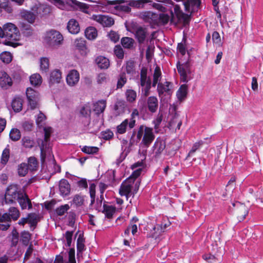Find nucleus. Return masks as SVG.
Here are the masks:
<instances>
[{
  "label": "nucleus",
  "mask_w": 263,
  "mask_h": 263,
  "mask_svg": "<svg viewBox=\"0 0 263 263\" xmlns=\"http://www.w3.org/2000/svg\"><path fill=\"white\" fill-rule=\"evenodd\" d=\"M44 130V138L43 139H40L38 140V144L41 149V159L44 161L47 154H50V148L49 146V138L50 134L52 132V128L51 127H45Z\"/></svg>",
  "instance_id": "obj_5"
},
{
  "label": "nucleus",
  "mask_w": 263,
  "mask_h": 263,
  "mask_svg": "<svg viewBox=\"0 0 263 263\" xmlns=\"http://www.w3.org/2000/svg\"><path fill=\"white\" fill-rule=\"evenodd\" d=\"M157 90L161 101L163 99V96H171L172 91L171 89V83L167 81L164 83H159Z\"/></svg>",
  "instance_id": "obj_10"
},
{
  "label": "nucleus",
  "mask_w": 263,
  "mask_h": 263,
  "mask_svg": "<svg viewBox=\"0 0 263 263\" xmlns=\"http://www.w3.org/2000/svg\"><path fill=\"white\" fill-rule=\"evenodd\" d=\"M154 151L156 155L160 154L165 147V142L161 140L157 139L155 141L154 145Z\"/></svg>",
  "instance_id": "obj_36"
},
{
  "label": "nucleus",
  "mask_w": 263,
  "mask_h": 263,
  "mask_svg": "<svg viewBox=\"0 0 263 263\" xmlns=\"http://www.w3.org/2000/svg\"><path fill=\"white\" fill-rule=\"evenodd\" d=\"M74 45L82 55L85 56L87 54L88 51L86 46L85 41L83 39H77L74 41Z\"/></svg>",
  "instance_id": "obj_22"
},
{
  "label": "nucleus",
  "mask_w": 263,
  "mask_h": 263,
  "mask_svg": "<svg viewBox=\"0 0 263 263\" xmlns=\"http://www.w3.org/2000/svg\"><path fill=\"white\" fill-rule=\"evenodd\" d=\"M162 77V73L160 68L157 66L155 68L153 75L152 86L155 87L157 84H158Z\"/></svg>",
  "instance_id": "obj_29"
},
{
  "label": "nucleus",
  "mask_w": 263,
  "mask_h": 263,
  "mask_svg": "<svg viewBox=\"0 0 263 263\" xmlns=\"http://www.w3.org/2000/svg\"><path fill=\"white\" fill-rule=\"evenodd\" d=\"M85 249L84 239L82 234H80L77 239V252L78 255L82 253Z\"/></svg>",
  "instance_id": "obj_43"
},
{
  "label": "nucleus",
  "mask_w": 263,
  "mask_h": 263,
  "mask_svg": "<svg viewBox=\"0 0 263 263\" xmlns=\"http://www.w3.org/2000/svg\"><path fill=\"white\" fill-rule=\"evenodd\" d=\"M23 192L19 189L18 185L11 184L9 185L6 191L4 201L6 204H13L15 203Z\"/></svg>",
  "instance_id": "obj_7"
},
{
  "label": "nucleus",
  "mask_w": 263,
  "mask_h": 263,
  "mask_svg": "<svg viewBox=\"0 0 263 263\" xmlns=\"http://www.w3.org/2000/svg\"><path fill=\"white\" fill-rule=\"evenodd\" d=\"M128 127L129 129H132L135 127V121L133 120L129 121L128 119H125L120 125L117 126V133L119 134H124Z\"/></svg>",
  "instance_id": "obj_17"
},
{
  "label": "nucleus",
  "mask_w": 263,
  "mask_h": 263,
  "mask_svg": "<svg viewBox=\"0 0 263 263\" xmlns=\"http://www.w3.org/2000/svg\"><path fill=\"white\" fill-rule=\"evenodd\" d=\"M128 5L131 7H136L138 8H143L144 5L150 2L149 0H138V1H129L128 2Z\"/></svg>",
  "instance_id": "obj_40"
},
{
  "label": "nucleus",
  "mask_w": 263,
  "mask_h": 263,
  "mask_svg": "<svg viewBox=\"0 0 263 263\" xmlns=\"http://www.w3.org/2000/svg\"><path fill=\"white\" fill-rule=\"evenodd\" d=\"M96 62L101 69H107L109 66V60L105 57L100 56L96 58Z\"/></svg>",
  "instance_id": "obj_31"
},
{
  "label": "nucleus",
  "mask_w": 263,
  "mask_h": 263,
  "mask_svg": "<svg viewBox=\"0 0 263 263\" xmlns=\"http://www.w3.org/2000/svg\"><path fill=\"white\" fill-rule=\"evenodd\" d=\"M174 12L179 22L183 23L184 25H186L189 23L190 20L189 15L184 13L181 10L179 5H176L174 6Z\"/></svg>",
  "instance_id": "obj_16"
},
{
  "label": "nucleus",
  "mask_w": 263,
  "mask_h": 263,
  "mask_svg": "<svg viewBox=\"0 0 263 263\" xmlns=\"http://www.w3.org/2000/svg\"><path fill=\"white\" fill-rule=\"evenodd\" d=\"M81 150L86 154H93L98 153L99 148L96 146H84L82 148Z\"/></svg>",
  "instance_id": "obj_55"
},
{
  "label": "nucleus",
  "mask_w": 263,
  "mask_h": 263,
  "mask_svg": "<svg viewBox=\"0 0 263 263\" xmlns=\"http://www.w3.org/2000/svg\"><path fill=\"white\" fill-rule=\"evenodd\" d=\"M70 207L68 204H66L60 206L56 209V213L59 216H63L69 209Z\"/></svg>",
  "instance_id": "obj_59"
},
{
  "label": "nucleus",
  "mask_w": 263,
  "mask_h": 263,
  "mask_svg": "<svg viewBox=\"0 0 263 263\" xmlns=\"http://www.w3.org/2000/svg\"><path fill=\"white\" fill-rule=\"evenodd\" d=\"M240 215L238 216V219L239 221L243 220L248 213V211L246 207L242 204H241L239 207Z\"/></svg>",
  "instance_id": "obj_57"
},
{
  "label": "nucleus",
  "mask_w": 263,
  "mask_h": 263,
  "mask_svg": "<svg viewBox=\"0 0 263 263\" xmlns=\"http://www.w3.org/2000/svg\"><path fill=\"white\" fill-rule=\"evenodd\" d=\"M28 164L27 166L29 170H30L31 171L36 170L38 166V162L36 159L35 157H30L28 159Z\"/></svg>",
  "instance_id": "obj_54"
},
{
  "label": "nucleus",
  "mask_w": 263,
  "mask_h": 263,
  "mask_svg": "<svg viewBox=\"0 0 263 263\" xmlns=\"http://www.w3.org/2000/svg\"><path fill=\"white\" fill-rule=\"evenodd\" d=\"M37 15L38 13L37 12H32L26 10H23L20 12L21 17L30 24H33L35 22Z\"/></svg>",
  "instance_id": "obj_18"
},
{
  "label": "nucleus",
  "mask_w": 263,
  "mask_h": 263,
  "mask_svg": "<svg viewBox=\"0 0 263 263\" xmlns=\"http://www.w3.org/2000/svg\"><path fill=\"white\" fill-rule=\"evenodd\" d=\"M28 223L30 224L31 227L34 228L40 221V216L36 213H30L27 216ZM34 228H33V229Z\"/></svg>",
  "instance_id": "obj_34"
},
{
  "label": "nucleus",
  "mask_w": 263,
  "mask_h": 263,
  "mask_svg": "<svg viewBox=\"0 0 263 263\" xmlns=\"http://www.w3.org/2000/svg\"><path fill=\"white\" fill-rule=\"evenodd\" d=\"M67 28L69 32L72 34H77L80 31L79 23L74 19H71L69 21Z\"/></svg>",
  "instance_id": "obj_24"
},
{
  "label": "nucleus",
  "mask_w": 263,
  "mask_h": 263,
  "mask_svg": "<svg viewBox=\"0 0 263 263\" xmlns=\"http://www.w3.org/2000/svg\"><path fill=\"white\" fill-rule=\"evenodd\" d=\"M0 59L4 63L8 64L12 60V55L9 52L5 51L0 54Z\"/></svg>",
  "instance_id": "obj_48"
},
{
  "label": "nucleus",
  "mask_w": 263,
  "mask_h": 263,
  "mask_svg": "<svg viewBox=\"0 0 263 263\" xmlns=\"http://www.w3.org/2000/svg\"><path fill=\"white\" fill-rule=\"evenodd\" d=\"M79 80V73L74 69L70 70L66 77L67 84L71 87L76 86L78 83Z\"/></svg>",
  "instance_id": "obj_14"
},
{
  "label": "nucleus",
  "mask_w": 263,
  "mask_h": 263,
  "mask_svg": "<svg viewBox=\"0 0 263 263\" xmlns=\"http://www.w3.org/2000/svg\"><path fill=\"white\" fill-rule=\"evenodd\" d=\"M26 96L32 109L35 108L39 101V93L31 88H28L26 90Z\"/></svg>",
  "instance_id": "obj_8"
},
{
  "label": "nucleus",
  "mask_w": 263,
  "mask_h": 263,
  "mask_svg": "<svg viewBox=\"0 0 263 263\" xmlns=\"http://www.w3.org/2000/svg\"><path fill=\"white\" fill-rule=\"evenodd\" d=\"M49 66V59L47 58H42L40 59V69L43 71L46 72L48 70Z\"/></svg>",
  "instance_id": "obj_53"
},
{
  "label": "nucleus",
  "mask_w": 263,
  "mask_h": 263,
  "mask_svg": "<svg viewBox=\"0 0 263 263\" xmlns=\"http://www.w3.org/2000/svg\"><path fill=\"white\" fill-rule=\"evenodd\" d=\"M22 143L24 147L26 148H31L34 145V142L28 137H24L22 140Z\"/></svg>",
  "instance_id": "obj_63"
},
{
  "label": "nucleus",
  "mask_w": 263,
  "mask_h": 263,
  "mask_svg": "<svg viewBox=\"0 0 263 263\" xmlns=\"http://www.w3.org/2000/svg\"><path fill=\"white\" fill-rule=\"evenodd\" d=\"M138 85L141 87V95L147 97L150 94V89L152 86V82L149 77L147 76V68L143 67L140 73V80Z\"/></svg>",
  "instance_id": "obj_3"
},
{
  "label": "nucleus",
  "mask_w": 263,
  "mask_h": 263,
  "mask_svg": "<svg viewBox=\"0 0 263 263\" xmlns=\"http://www.w3.org/2000/svg\"><path fill=\"white\" fill-rule=\"evenodd\" d=\"M126 106V103L124 100H118L114 105L116 115L119 116L124 113Z\"/></svg>",
  "instance_id": "obj_27"
},
{
  "label": "nucleus",
  "mask_w": 263,
  "mask_h": 263,
  "mask_svg": "<svg viewBox=\"0 0 263 263\" xmlns=\"http://www.w3.org/2000/svg\"><path fill=\"white\" fill-rule=\"evenodd\" d=\"M31 239V234L26 231L21 233V241L24 246H28Z\"/></svg>",
  "instance_id": "obj_46"
},
{
  "label": "nucleus",
  "mask_w": 263,
  "mask_h": 263,
  "mask_svg": "<svg viewBox=\"0 0 263 263\" xmlns=\"http://www.w3.org/2000/svg\"><path fill=\"white\" fill-rule=\"evenodd\" d=\"M23 99L20 97H16L12 100L11 106L15 112H19L22 109Z\"/></svg>",
  "instance_id": "obj_32"
},
{
  "label": "nucleus",
  "mask_w": 263,
  "mask_h": 263,
  "mask_svg": "<svg viewBox=\"0 0 263 263\" xmlns=\"http://www.w3.org/2000/svg\"><path fill=\"white\" fill-rule=\"evenodd\" d=\"M89 194L91 198L90 205H92L95 202L96 196V185L94 183L89 186Z\"/></svg>",
  "instance_id": "obj_62"
},
{
  "label": "nucleus",
  "mask_w": 263,
  "mask_h": 263,
  "mask_svg": "<svg viewBox=\"0 0 263 263\" xmlns=\"http://www.w3.org/2000/svg\"><path fill=\"white\" fill-rule=\"evenodd\" d=\"M22 31L24 36L30 37L33 35L34 30L29 25L23 24L22 26Z\"/></svg>",
  "instance_id": "obj_37"
},
{
  "label": "nucleus",
  "mask_w": 263,
  "mask_h": 263,
  "mask_svg": "<svg viewBox=\"0 0 263 263\" xmlns=\"http://www.w3.org/2000/svg\"><path fill=\"white\" fill-rule=\"evenodd\" d=\"M93 111L97 115L103 113L106 107V101L99 100L93 104Z\"/></svg>",
  "instance_id": "obj_23"
},
{
  "label": "nucleus",
  "mask_w": 263,
  "mask_h": 263,
  "mask_svg": "<svg viewBox=\"0 0 263 263\" xmlns=\"http://www.w3.org/2000/svg\"><path fill=\"white\" fill-rule=\"evenodd\" d=\"M85 34L88 40H93L97 37V31L94 27H90L85 30Z\"/></svg>",
  "instance_id": "obj_39"
},
{
  "label": "nucleus",
  "mask_w": 263,
  "mask_h": 263,
  "mask_svg": "<svg viewBox=\"0 0 263 263\" xmlns=\"http://www.w3.org/2000/svg\"><path fill=\"white\" fill-rule=\"evenodd\" d=\"M3 35L0 37H7L12 41H17L20 40V33L17 27L11 23L5 24L2 28Z\"/></svg>",
  "instance_id": "obj_6"
},
{
  "label": "nucleus",
  "mask_w": 263,
  "mask_h": 263,
  "mask_svg": "<svg viewBox=\"0 0 263 263\" xmlns=\"http://www.w3.org/2000/svg\"><path fill=\"white\" fill-rule=\"evenodd\" d=\"M177 68L178 73L180 75L181 80L184 82H187L190 79L188 78V74L191 72L189 63L185 62L181 64L180 62H178Z\"/></svg>",
  "instance_id": "obj_9"
},
{
  "label": "nucleus",
  "mask_w": 263,
  "mask_h": 263,
  "mask_svg": "<svg viewBox=\"0 0 263 263\" xmlns=\"http://www.w3.org/2000/svg\"><path fill=\"white\" fill-rule=\"evenodd\" d=\"M8 214L10 216V220L13 219L16 220L20 217V212L18 210L14 207L10 208L9 209V213Z\"/></svg>",
  "instance_id": "obj_51"
},
{
  "label": "nucleus",
  "mask_w": 263,
  "mask_h": 263,
  "mask_svg": "<svg viewBox=\"0 0 263 263\" xmlns=\"http://www.w3.org/2000/svg\"><path fill=\"white\" fill-rule=\"evenodd\" d=\"M80 114L83 117L89 118L91 112V106L89 103L84 104L80 107Z\"/></svg>",
  "instance_id": "obj_30"
},
{
  "label": "nucleus",
  "mask_w": 263,
  "mask_h": 263,
  "mask_svg": "<svg viewBox=\"0 0 263 263\" xmlns=\"http://www.w3.org/2000/svg\"><path fill=\"white\" fill-rule=\"evenodd\" d=\"M29 170L27 164L25 163H22L18 166L17 173L20 176H25Z\"/></svg>",
  "instance_id": "obj_52"
},
{
  "label": "nucleus",
  "mask_w": 263,
  "mask_h": 263,
  "mask_svg": "<svg viewBox=\"0 0 263 263\" xmlns=\"http://www.w3.org/2000/svg\"><path fill=\"white\" fill-rule=\"evenodd\" d=\"M183 4L185 11L191 14L198 9L201 4V0H186Z\"/></svg>",
  "instance_id": "obj_13"
},
{
  "label": "nucleus",
  "mask_w": 263,
  "mask_h": 263,
  "mask_svg": "<svg viewBox=\"0 0 263 263\" xmlns=\"http://www.w3.org/2000/svg\"><path fill=\"white\" fill-rule=\"evenodd\" d=\"M84 197L81 195L77 194L74 196L72 202L77 206H80L84 204Z\"/></svg>",
  "instance_id": "obj_49"
},
{
  "label": "nucleus",
  "mask_w": 263,
  "mask_h": 263,
  "mask_svg": "<svg viewBox=\"0 0 263 263\" xmlns=\"http://www.w3.org/2000/svg\"><path fill=\"white\" fill-rule=\"evenodd\" d=\"M187 92V86L185 84L181 85L177 92L176 95L178 100L180 101L183 100L186 97Z\"/></svg>",
  "instance_id": "obj_35"
},
{
  "label": "nucleus",
  "mask_w": 263,
  "mask_h": 263,
  "mask_svg": "<svg viewBox=\"0 0 263 263\" xmlns=\"http://www.w3.org/2000/svg\"><path fill=\"white\" fill-rule=\"evenodd\" d=\"M9 154L10 151L8 148H6L4 149L1 158V163L5 165L8 162L9 158Z\"/></svg>",
  "instance_id": "obj_61"
},
{
  "label": "nucleus",
  "mask_w": 263,
  "mask_h": 263,
  "mask_svg": "<svg viewBox=\"0 0 263 263\" xmlns=\"http://www.w3.org/2000/svg\"><path fill=\"white\" fill-rule=\"evenodd\" d=\"M62 79V73L58 69H55L51 71L49 78V83L50 84L59 83Z\"/></svg>",
  "instance_id": "obj_26"
},
{
  "label": "nucleus",
  "mask_w": 263,
  "mask_h": 263,
  "mask_svg": "<svg viewBox=\"0 0 263 263\" xmlns=\"http://www.w3.org/2000/svg\"><path fill=\"white\" fill-rule=\"evenodd\" d=\"M115 54L120 59L124 57V52L123 49L119 45H116L114 48Z\"/></svg>",
  "instance_id": "obj_64"
},
{
  "label": "nucleus",
  "mask_w": 263,
  "mask_h": 263,
  "mask_svg": "<svg viewBox=\"0 0 263 263\" xmlns=\"http://www.w3.org/2000/svg\"><path fill=\"white\" fill-rule=\"evenodd\" d=\"M127 73L134 74L136 72V63L132 60L127 61L125 66Z\"/></svg>",
  "instance_id": "obj_42"
},
{
  "label": "nucleus",
  "mask_w": 263,
  "mask_h": 263,
  "mask_svg": "<svg viewBox=\"0 0 263 263\" xmlns=\"http://www.w3.org/2000/svg\"><path fill=\"white\" fill-rule=\"evenodd\" d=\"M134 40L129 37H123L121 40V44L125 48L130 49L133 46Z\"/></svg>",
  "instance_id": "obj_44"
},
{
  "label": "nucleus",
  "mask_w": 263,
  "mask_h": 263,
  "mask_svg": "<svg viewBox=\"0 0 263 263\" xmlns=\"http://www.w3.org/2000/svg\"><path fill=\"white\" fill-rule=\"evenodd\" d=\"M0 10L1 11L4 10L8 13H11L13 10L9 5L8 0H0Z\"/></svg>",
  "instance_id": "obj_47"
},
{
  "label": "nucleus",
  "mask_w": 263,
  "mask_h": 263,
  "mask_svg": "<svg viewBox=\"0 0 263 263\" xmlns=\"http://www.w3.org/2000/svg\"><path fill=\"white\" fill-rule=\"evenodd\" d=\"M30 81L32 85L40 86L42 83V78L39 73H34L30 76Z\"/></svg>",
  "instance_id": "obj_38"
},
{
  "label": "nucleus",
  "mask_w": 263,
  "mask_h": 263,
  "mask_svg": "<svg viewBox=\"0 0 263 263\" xmlns=\"http://www.w3.org/2000/svg\"><path fill=\"white\" fill-rule=\"evenodd\" d=\"M44 41L49 47L57 49L63 44L64 37L59 31L50 29L46 32Z\"/></svg>",
  "instance_id": "obj_2"
},
{
  "label": "nucleus",
  "mask_w": 263,
  "mask_h": 263,
  "mask_svg": "<svg viewBox=\"0 0 263 263\" xmlns=\"http://www.w3.org/2000/svg\"><path fill=\"white\" fill-rule=\"evenodd\" d=\"M146 105L148 110L152 113L157 111L158 108V100L155 96L148 97L146 100Z\"/></svg>",
  "instance_id": "obj_19"
},
{
  "label": "nucleus",
  "mask_w": 263,
  "mask_h": 263,
  "mask_svg": "<svg viewBox=\"0 0 263 263\" xmlns=\"http://www.w3.org/2000/svg\"><path fill=\"white\" fill-rule=\"evenodd\" d=\"M136 136L139 140H140L143 137L142 143L146 147L149 146L155 137L153 132V129L144 125H140L139 126Z\"/></svg>",
  "instance_id": "obj_4"
},
{
  "label": "nucleus",
  "mask_w": 263,
  "mask_h": 263,
  "mask_svg": "<svg viewBox=\"0 0 263 263\" xmlns=\"http://www.w3.org/2000/svg\"><path fill=\"white\" fill-rule=\"evenodd\" d=\"M126 100L129 103L134 102L137 98V93L133 89H127L125 92Z\"/></svg>",
  "instance_id": "obj_41"
},
{
  "label": "nucleus",
  "mask_w": 263,
  "mask_h": 263,
  "mask_svg": "<svg viewBox=\"0 0 263 263\" xmlns=\"http://www.w3.org/2000/svg\"><path fill=\"white\" fill-rule=\"evenodd\" d=\"M13 84L11 77L4 71H0V86L4 89H7Z\"/></svg>",
  "instance_id": "obj_15"
},
{
  "label": "nucleus",
  "mask_w": 263,
  "mask_h": 263,
  "mask_svg": "<svg viewBox=\"0 0 263 263\" xmlns=\"http://www.w3.org/2000/svg\"><path fill=\"white\" fill-rule=\"evenodd\" d=\"M127 78L125 73H121L118 79L117 87V88H121L126 83Z\"/></svg>",
  "instance_id": "obj_58"
},
{
  "label": "nucleus",
  "mask_w": 263,
  "mask_h": 263,
  "mask_svg": "<svg viewBox=\"0 0 263 263\" xmlns=\"http://www.w3.org/2000/svg\"><path fill=\"white\" fill-rule=\"evenodd\" d=\"M138 16L145 22L149 23L152 26L155 25L156 19L157 18V13L152 11H143L139 13Z\"/></svg>",
  "instance_id": "obj_12"
},
{
  "label": "nucleus",
  "mask_w": 263,
  "mask_h": 263,
  "mask_svg": "<svg viewBox=\"0 0 263 263\" xmlns=\"http://www.w3.org/2000/svg\"><path fill=\"white\" fill-rule=\"evenodd\" d=\"M11 246L15 247L18 241V233L17 232L15 229H13L11 232Z\"/></svg>",
  "instance_id": "obj_50"
},
{
  "label": "nucleus",
  "mask_w": 263,
  "mask_h": 263,
  "mask_svg": "<svg viewBox=\"0 0 263 263\" xmlns=\"http://www.w3.org/2000/svg\"><path fill=\"white\" fill-rule=\"evenodd\" d=\"M162 232H163L162 224H157L148 233V236L156 239L159 237Z\"/></svg>",
  "instance_id": "obj_25"
},
{
  "label": "nucleus",
  "mask_w": 263,
  "mask_h": 263,
  "mask_svg": "<svg viewBox=\"0 0 263 263\" xmlns=\"http://www.w3.org/2000/svg\"><path fill=\"white\" fill-rule=\"evenodd\" d=\"M141 173V168L134 171L131 176L122 182L120 189L119 194L121 196H125L126 199L130 196L134 197L139 190L140 182L136 179Z\"/></svg>",
  "instance_id": "obj_1"
},
{
  "label": "nucleus",
  "mask_w": 263,
  "mask_h": 263,
  "mask_svg": "<svg viewBox=\"0 0 263 263\" xmlns=\"http://www.w3.org/2000/svg\"><path fill=\"white\" fill-rule=\"evenodd\" d=\"M147 33L145 28L138 27L136 31V36L140 43H142L145 40Z\"/></svg>",
  "instance_id": "obj_28"
},
{
  "label": "nucleus",
  "mask_w": 263,
  "mask_h": 263,
  "mask_svg": "<svg viewBox=\"0 0 263 263\" xmlns=\"http://www.w3.org/2000/svg\"><path fill=\"white\" fill-rule=\"evenodd\" d=\"M103 212L108 218H111L115 212V208L111 205L104 204L103 206Z\"/></svg>",
  "instance_id": "obj_45"
},
{
  "label": "nucleus",
  "mask_w": 263,
  "mask_h": 263,
  "mask_svg": "<svg viewBox=\"0 0 263 263\" xmlns=\"http://www.w3.org/2000/svg\"><path fill=\"white\" fill-rule=\"evenodd\" d=\"M108 80V76L104 73L99 74L97 78V83L99 84L106 83Z\"/></svg>",
  "instance_id": "obj_60"
},
{
  "label": "nucleus",
  "mask_w": 263,
  "mask_h": 263,
  "mask_svg": "<svg viewBox=\"0 0 263 263\" xmlns=\"http://www.w3.org/2000/svg\"><path fill=\"white\" fill-rule=\"evenodd\" d=\"M92 18L100 23L103 27H110L114 24V19L109 16L104 15H93Z\"/></svg>",
  "instance_id": "obj_11"
},
{
  "label": "nucleus",
  "mask_w": 263,
  "mask_h": 263,
  "mask_svg": "<svg viewBox=\"0 0 263 263\" xmlns=\"http://www.w3.org/2000/svg\"><path fill=\"white\" fill-rule=\"evenodd\" d=\"M10 138L14 141L18 140L21 138V133L18 129H12L9 134Z\"/></svg>",
  "instance_id": "obj_56"
},
{
  "label": "nucleus",
  "mask_w": 263,
  "mask_h": 263,
  "mask_svg": "<svg viewBox=\"0 0 263 263\" xmlns=\"http://www.w3.org/2000/svg\"><path fill=\"white\" fill-rule=\"evenodd\" d=\"M17 201L19 203L22 210L26 209L27 208L28 209H30L32 208L30 200L29 199L28 196L23 192L20 195Z\"/></svg>",
  "instance_id": "obj_20"
},
{
  "label": "nucleus",
  "mask_w": 263,
  "mask_h": 263,
  "mask_svg": "<svg viewBox=\"0 0 263 263\" xmlns=\"http://www.w3.org/2000/svg\"><path fill=\"white\" fill-rule=\"evenodd\" d=\"M157 19H156L155 25L157 26L164 25L167 24L170 20L169 16L166 14H157Z\"/></svg>",
  "instance_id": "obj_33"
},
{
  "label": "nucleus",
  "mask_w": 263,
  "mask_h": 263,
  "mask_svg": "<svg viewBox=\"0 0 263 263\" xmlns=\"http://www.w3.org/2000/svg\"><path fill=\"white\" fill-rule=\"evenodd\" d=\"M59 190L60 194L63 196H66L69 194L70 186L68 181L66 179H62L59 182Z\"/></svg>",
  "instance_id": "obj_21"
}]
</instances>
